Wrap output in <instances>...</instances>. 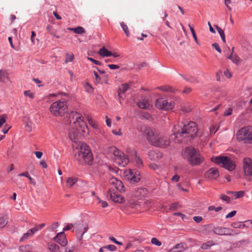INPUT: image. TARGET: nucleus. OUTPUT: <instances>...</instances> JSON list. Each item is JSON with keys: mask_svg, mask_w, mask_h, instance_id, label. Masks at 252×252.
Returning a JSON list of instances; mask_svg holds the SVG:
<instances>
[{"mask_svg": "<svg viewBox=\"0 0 252 252\" xmlns=\"http://www.w3.org/2000/svg\"><path fill=\"white\" fill-rule=\"evenodd\" d=\"M137 129L143 132L147 137V140L153 145L159 147L165 148L170 145L169 139L158 132L153 130L150 127L146 126H139Z\"/></svg>", "mask_w": 252, "mask_h": 252, "instance_id": "nucleus-1", "label": "nucleus"}, {"mask_svg": "<svg viewBox=\"0 0 252 252\" xmlns=\"http://www.w3.org/2000/svg\"><path fill=\"white\" fill-rule=\"evenodd\" d=\"M74 158L81 165H92L93 162V154L89 146L83 143H79L74 151Z\"/></svg>", "mask_w": 252, "mask_h": 252, "instance_id": "nucleus-2", "label": "nucleus"}, {"mask_svg": "<svg viewBox=\"0 0 252 252\" xmlns=\"http://www.w3.org/2000/svg\"><path fill=\"white\" fill-rule=\"evenodd\" d=\"M182 157L192 166L199 165L204 160L203 158L200 155L199 151L192 147L184 149L182 151Z\"/></svg>", "mask_w": 252, "mask_h": 252, "instance_id": "nucleus-3", "label": "nucleus"}, {"mask_svg": "<svg viewBox=\"0 0 252 252\" xmlns=\"http://www.w3.org/2000/svg\"><path fill=\"white\" fill-rule=\"evenodd\" d=\"M197 132V128L196 123L190 121L187 125H184L181 130H179L175 134L177 138H187L188 141L192 139L196 135Z\"/></svg>", "mask_w": 252, "mask_h": 252, "instance_id": "nucleus-4", "label": "nucleus"}, {"mask_svg": "<svg viewBox=\"0 0 252 252\" xmlns=\"http://www.w3.org/2000/svg\"><path fill=\"white\" fill-rule=\"evenodd\" d=\"M211 161L229 171L234 170L236 166L235 162L231 158L225 156L212 157Z\"/></svg>", "mask_w": 252, "mask_h": 252, "instance_id": "nucleus-5", "label": "nucleus"}, {"mask_svg": "<svg viewBox=\"0 0 252 252\" xmlns=\"http://www.w3.org/2000/svg\"><path fill=\"white\" fill-rule=\"evenodd\" d=\"M66 116L68 117L70 123L74 124H78L81 131L83 133L86 132V129L88 128V126L84 121L83 117L78 114L77 111H70V113H66Z\"/></svg>", "mask_w": 252, "mask_h": 252, "instance_id": "nucleus-6", "label": "nucleus"}, {"mask_svg": "<svg viewBox=\"0 0 252 252\" xmlns=\"http://www.w3.org/2000/svg\"><path fill=\"white\" fill-rule=\"evenodd\" d=\"M237 139L245 143H252V126L242 128L238 132Z\"/></svg>", "mask_w": 252, "mask_h": 252, "instance_id": "nucleus-7", "label": "nucleus"}, {"mask_svg": "<svg viewBox=\"0 0 252 252\" xmlns=\"http://www.w3.org/2000/svg\"><path fill=\"white\" fill-rule=\"evenodd\" d=\"M114 159L115 162L119 166L124 167L129 162L128 158H126L123 153L116 148H113Z\"/></svg>", "mask_w": 252, "mask_h": 252, "instance_id": "nucleus-8", "label": "nucleus"}, {"mask_svg": "<svg viewBox=\"0 0 252 252\" xmlns=\"http://www.w3.org/2000/svg\"><path fill=\"white\" fill-rule=\"evenodd\" d=\"M242 163L245 176L246 178H252V159L245 158L243 159Z\"/></svg>", "mask_w": 252, "mask_h": 252, "instance_id": "nucleus-9", "label": "nucleus"}, {"mask_svg": "<svg viewBox=\"0 0 252 252\" xmlns=\"http://www.w3.org/2000/svg\"><path fill=\"white\" fill-rule=\"evenodd\" d=\"M156 107L158 109H165L166 110L172 109L175 103L174 102H167L166 100L163 99L162 98H158L155 102Z\"/></svg>", "mask_w": 252, "mask_h": 252, "instance_id": "nucleus-10", "label": "nucleus"}, {"mask_svg": "<svg viewBox=\"0 0 252 252\" xmlns=\"http://www.w3.org/2000/svg\"><path fill=\"white\" fill-rule=\"evenodd\" d=\"M107 196L115 203H123L125 201V198L121 194L115 192L113 189H110L107 192Z\"/></svg>", "mask_w": 252, "mask_h": 252, "instance_id": "nucleus-11", "label": "nucleus"}, {"mask_svg": "<svg viewBox=\"0 0 252 252\" xmlns=\"http://www.w3.org/2000/svg\"><path fill=\"white\" fill-rule=\"evenodd\" d=\"M125 173L126 177L132 184L137 183L140 180V174L136 173L134 170H128Z\"/></svg>", "mask_w": 252, "mask_h": 252, "instance_id": "nucleus-12", "label": "nucleus"}, {"mask_svg": "<svg viewBox=\"0 0 252 252\" xmlns=\"http://www.w3.org/2000/svg\"><path fill=\"white\" fill-rule=\"evenodd\" d=\"M67 108L66 101L64 99L54 102L50 107L51 110H64Z\"/></svg>", "mask_w": 252, "mask_h": 252, "instance_id": "nucleus-13", "label": "nucleus"}, {"mask_svg": "<svg viewBox=\"0 0 252 252\" xmlns=\"http://www.w3.org/2000/svg\"><path fill=\"white\" fill-rule=\"evenodd\" d=\"M218 169L216 167H213L208 169L204 174V177L209 180H216L219 177Z\"/></svg>", "mask_w": 252, "mask_h": 252, "instance_id": "nucleus-14", "label": "nucleus"}, {"mask_svg": "<svg viewBox=\"0 0 252 252\" xmlns=\"http://www.w3.org/2000/svg\"><path fill=\"white\" fill-rule=\"evenodd\" d=\"M75 226V232L77 235L81 234L79 238V240H81L83 238V236L88 229V225L83 223H80L74 225Z\"/></svg>", "mask_w": 252, "mask_h": 252, "instance_id": "nucleus-15", "label": "nucleus"}, {"mask_svg": "<svg viewBox=\"0 0 252 252\" xmlns=\"http://www.w3.org/2000/svg\"><path fill=\"white\" fill-rule=\"evenodd\" d=\"M109 183L110 185L114 186L115 188L120 192H124L125 191L123 182L116 178L113 177L110 179Z\"/></svg>", "mask_w": 252, "mask_h": 252, "instance_id": "nucleus-16", "label": "nucleus"}, {"mask_svg": "<svg viewBox=\"0 0 252 252\" xmlns=\"http://www.w3.org/2000/svg\"><path fill=\"white\" fill-rule=\"evenodd\" d=\"M54 240L63 247H65L67 244V241L63 232L58 233L54 238Z\"/></svg>", "mask_w": 252, "mask_h": 252, "instance_id": "nucleus-17", "label": "nucleus"}, {"mask_svg": "<svg viewBox=\"0 0 252 252\" xmlns=\"http://www.w3.org/2000/svg\"><path fill=\"white\" fill-rule=\"evenodd\" d=\"M137 105L140 109H142L150 110L153 107L150 100L146 98L142 99L138 103Z\"/></svg>", "mask_w": 252, "mask_h": 252, "instance_id": "nucleus-18", "label": "nucleus"}, {"mask_svg": "<svg viewBox=\"0 0 252 252\" xmlns=\"http://www.w3.org/2000/svg\"><path fill=\"white\" fill-rule=\"evenodd\" d=\"M213 231L214 233L219 235H231V233L229 232V229L222 227H214Z\"/></svg>", "mask_w": 252, "mask_h": 252, "instance_id": "nucleus-19", "label": "nucleus"}, {"mask_svg": "<svg viewBox=\"0 0 252 252\" xmlns=\"http://www.w3.org/2000/svg\"><path fill=\"white\" fill-rule=\"evenodd\" d=\"M0 83H2L5 85L9 84L10 83L8 73L3 70H0Z\"/></svg>", "mask_w": 252, "mask_h": 252, "instance_id": "nucleus-20", "label": "nucleus"}, {"mask_svg": "<svg viewBox=\"0 0 252 252\" xmlns=\"http://www.w3.org/2000/svg\"><path fill=\"white\" fill-rule=\"evenodd\" d=\"M79 131L81 130V128H72L69 130L68 137L73 142H76V140L78 139V137L79 134Z\"/></svg>", "mask_w": 252, "mask_h": 252, "instance_id": "nucleus-21", "label": "nucleus"}, {"mask_svg": "<svg viewBox=\"0 0 252 252\" xmlns=\"http://www.w3.org/2000/svg\"><path fill=\"white\" fill-rule=\"evenodd\" d=\"M148 156L151 160H158L162 157V154L160 152L150 151L148 153Z\"/></svg>", "mask_w": 252, "mask_h": 252, "instance_id": "nucleus-22", "label": "nucleus"}, {"mask_svg": "<svg viewBox=\"0 0 252 252\" xmlns=\"http://www.w3.org/2000/svg\"><path fill=\"white\" fill-rule=\"evenodd\" d=\"M185 249V245L183 243L177 244L175 247L168 251V252H181Z\"/></svg>", "mask_w": 252, "mask_h": 252, "instance_id": "nucleus-23", "label": "nucleus"}, {"mask_svg": "<svg viewBox=\"0 0 252 252\" xmlns=\"http://www.w3.org/2000/svg\"><path fill=\"white\" fill-rule=\"evenodd\" d=\"M129 85L124 84L121 85L118 91V95L120 98H123V94H124L128 89Z\"/></svg>", "mask_w": 252, "mask_h": 252, "instance_id": "nucleus-24", "label": "nucleus"}, {"mask_svg": "<svg viewBox=\"0 0 252 252\" xmlns=\"http://www.w3.org/2000/svg\"><path fill=\"white\" fill-rule=\"evenodd\" d=\"M23 121L26 125V130L28 132H31L32 130V123L28 117L25 116L23 117Z\"/></svg>", "mask_w": 252, "mask_h": 252, "instance_id": "nucleus-25", "label": "nucleus"}, {"mask_svg": "<svg viewBox=\"0 0 252 252\" xmlns=\"http://www.w3.org/2000/svg\"><path fill=\"white\" fill-rule=\"evenodd\" d=\"M87 120L89 124L93 128L97 129L99 130L100 132H101V128L99 127L97 123L94 120H93L91 117L87 116Z\"/></svg>", "mask_w": 252, "mask_h": 252, "instance_id": "nucleus-26", "label": "nucleus"}, {"mask_svg": "<svg viewBox=\"0 0 252 252\" xmlns=\"http://www.w3.org/2000/svg\"><path fill=\"white\" fill-rule=\"evenodd\" d=\"M7 219V214L2 215L0 217V228H2L6 226L8 222Z\"/></svg>", "mask_w": 252, "mask_h": 252, "instance_id": "nucleus-27", "label": "nucleus"}, {"mask_svg": "<svg viewBox=\"0 0 252 252\" xmlns=\"http://www.w3.org/2000/svg\"><path fill=\"white\" fill-rule=\"evenodd\" d=\"M98 54L100 56L102 57H109L112 56V53L111 52L109 51L107 49L103 47L101 48L99 51Z\"/></svg>", "mask_w": 252, "mask_h": 252, "instance_id": "nucleus-28", "label": "nucleus"}, {"mask_svg": "<svg viewBox=\"0 0 252 252\" xmlns=\"http://www.w3.org/2000/svg\"><path fill=\"white\" fill-rule=\"evenodd\" d=\"M37 230L38 229L36 227L29 229L27 233L24 234L23 237L21 239V241H22L24 239L27 238L30 236L32 235L34 232Z\"/></svg>", "mask_w": 252, "mask_h": 252, "instance_id": "nucleus-29", "label": "nucleus"}, {"mask_svg": "<svg viewBox=\"0 0 252 252\" xmlns=\"http://www.w3.org/2000/svg\"><path fill=\"white\" fill-rule=\"evenodd\" d=\"M138 116L143 119L150 120L152 116L147 111H139Z\"/></svg>", "mask_w": 252, "mask_h": 252, "instance_id": "nucleus-30", "label": "nucleus"}, {"mask_svg": "<svg viewBox=\"0 0 252 252\" xmlns=\"http://www.w3.org/2000/svg\"><path fill=\"white\" fill-rule=\"evenodd\" d=\"M48 249L51 252H61L60 247L55 243L49 244Z\"/></svg>", "mask_w": 252, "mask_h": 252, "instance_id": "nucleus-31", "label": "nucleus"}, {"mask_svg": "<svg viewBox=\"0 0 252 252\" xmlns=\"http://www.w3.org/2000/svg\"><path fill=\"white\" fill-rule=\"evenodd\" d=\"M214 245H215V243H214L213 241H209L206 243H203L201 245V248L202 250H208L212 246Z\"/></svg>", "mask_w": 252, "mask_h": 252, "instance_id": "nucleus-32", "label": "nucleus"}, {"mask_svg": "<svg viewBox=\"0 0 252 252\" xmlns=\"http://www.w3.org/2000/svg\"><path fill=\"white\" fill-rule=\"evenodd\" d=\"M68 29L78 34H81L85 32V30L82 27H78L75 28H69Z\"/></svg>", "mask_w": 252, "mask_h": 252, "instance_id": "nucleus-33", "label": "nucleus"}, {"mask_svg": "<svg viewBox=\"0 0 252 252\" xmlns=\"http://www.w3.org/2000/svg\"><path fill=\"white\" fill-rule=\"evenodd\" d=\"M77 182L76 178H73L72 177H68L66 181V185L68 187L73 186Z\"/></svg>", "mask_w": 252, "mask_h": 252, "instance_id": "nucleus-34", "label": "nucleus"}, {"mask_svg": "<svg viewBox=\"0 0 252 252\" xmlns=\"http://www.w3.org/2000/svg\"><path fill=\"white\" fill-rule=\"evenodd\" d=\"M216 29L218 31V32L220 34L223 42L225 43V36L224 31L218 26H216Z\"/></svg>", "mask_w": 252, "mask_h": 252, "instance_id": "nucleus-35", "label": "nucleus"}, {"mask_svg": "<svg viewBox=\"0 0 252 252\" xmlns=\"http://www.w3.org/2000/svg\"><path fill=\"white\" fill-rule=\"evenodd\" d=\"M134 155L135 156V161L138 167H142L143 166V162L142 159L137 156V153L135 151L134 152Z\"/></svg>", "mask_w": 252, "mask_h": 252, "instance_id": "nucleus-36", "label": "nucleus"}, {"mask_svg": "<svg viewBox=\"0 0 252 252\" xmlns=\"http://www.w3.org/2000/svg\"><path fill=\"white\" fill-rule=\"evenodd\" d=\"M245 194V192L244 191H235L234 192V199H237L239 198H241L244 196Z\"/></svg>", "mask_w": 252, "mask_h": 252, "instance_id": "nucleus-37", "label": "nucleus"}, {"mask_svg": "<svg viewBox=\"0 0 252 252\" xmlns=\"http://www.w3.org/2000/svg\"><path fill=\"white\" fill-rule=\"evenodd\" d=\"M121 26L124 30V32H125L126 35L127 36H129V32L128 31V29L126 24H125L124 22L121 23Z\"/></svg>", "mask_w": 252, "mask_h": 252, "instance_id": "nucleus-38", "label": "nucleus"}, {"mask_svg": "<svg viewBox=\"0 0 252 252\" xmlns=\"http://www.w3.org/2000/svg\"><path fill=\"white\" fill-rule=\"evenodd\" d=\"M188 26L189 28L190 31L192 33V35L193 36V37L194 40L195 41L196 43L197 44H199L198 39H197V38L196 35L195 34V31H194V29L189 24Z\"/></svg>", "mask_w": 252, "mask_h": 252, "instance_id": "nucleus-39", "label": "nucleus"}, {"mask_svg": "<svg viewBox=\"0 0 252 252\" xmlns=\"http://www.w3.org/2000/svg\"><path fill=\"white\" fill-rule=\"evenodd\" d=\"M246 225V224H242L241 222H235L231 224V226L235 228H243Z\"/></svg>", "mask_w": 252, "mask_h": 252, "instance_id": "nucleus-40", "label": "nucleus"}, {"mask_svg": "<svg viewBox=\"0 0 252 252\" xmlns=\"http://www.w3.org/2000/svg\"><path fill=\"white\" fill-rule=\"evenodd\" d=\"M151 243L157 246H160L161 245V242L156 238H152Z\"/></svg>", "mask_w": 252, "mask_h": 252, "instance_id": "nucleus-41", "label": "nucleus"}, {"mask_svg": "<svg viewBox=\"0 0 252 252\" xmlns=\"http://www.w3.org/2000/svg\"><path fill=\"white\" fill-rule=\"evenodd\" d=\"M7 117L5 115L0 116V128L6 122Z\"/></svg>", "mask_w": 252, "mask_h": 252, "instance_id": "nucleus-42", "label": "nucleus"}, {"mask_svg": "<svg viewBox=\"0 0 252 252\" xmlns=\"http://www.w3.org/2000/svg\"><path fill=\"white\" fill-rule=\"evenodd\" d=\"M74 59V55L73 54L69 55L68 53L66 54L65 63L68 62H72Z\"/></svg>", "mask_w": 252, "mask_h": 252, "instance_id": "nucleus-43", "label": "nucleus"}, {"mask_svg": "<svg viewBox=\"0 0 252 252\" xmlns=\"http://www.w3.org/2000/svg\"><path fill=\"white\" fill-rule=\"evenodd\" d=\"M55 116H64L66 114L64 111H51Z\"/></svg>", "mask_w": 252, "mask_h": 252, "instance_id": "nucleus-44", "label": "nucleus"}, {"mask_svg": "<svg viewBox=\"0 0 252 252\" xmlns=\"http://www.w3.org/2000/svg\"><path fill=\"white\" fill-rule=\"evenodd\" d=\"M220 198L221 200L226 202L227 203H229L230 202V198L229 196L225 195L224 194H221L220 196Z\"/></svg>", "mask_w": 252, "mask_h": 252, "instance_id": "nucleus-45", "label": "nucleus"}, {"mask_svg": "<svg viewBox=\"0 0 252 252\" xmlns=\"http://www.w3.org/2000/svg\"><path fill=\"white\" fill-rule=\"evenodd\" d=\"M231 61L234 63H235L236 64H238L241 61V59L237 55H234Z\"/></svg>", "mask_w": 252, "mask_h": 252, "instance_id": "nucleus-46", "label": "nucleus"}, {"mask_svg": "<svg viewBox=\"0 0 252 252\" xmlns=\"http://www.w3.org/2000/svg\"><path fill=\"white\" fill-rule=\"evenodd\" d=\"M94 75L95 76V81H94L95 84H97L99 83L100 82L101 79H100L99 75L95 71L94 72Z\"/></svg>", "mask_w": 252, "mask_h": 252, "instance_id": "nucleus-47", "label": "nucleus"}, {"mask_svg": "<svg viewBox=\"0 0 252 252\" xmlns=\"http://www.w3.org/2000/svg\"><path fill=\"white\" fill-rule=\"evenodd\" d=\"M105 249H108L111 251H115L116 250L117 248L115 245H109L104 247Z\"/></svg>", "mask_w": 252, "mask_h": 252, "instance_id": "nucleus-48", "label": "nucleus"}, {"mask_svg": "<svg viewBox=\"0 0 252 252\" xmlns=\"http://www.w3.org/2000/svg\"><path fill=\"white\" fill-rule=\"evenodd\" d=\"M97 199L98 200V203L99 204H101V207L102 208H104L108 206V205L106 201L102 200L100 199H99V198H97Z\"/></svg>", "mask_w": 252, "mask_h": 252, "instance_id": "nucleus-49", "label": "nucleus"}, {"mask_svg": "<svg viewBox=\"0 0 252 252\" xmlns=\"http://www.w3.org/2000/svg\"><path fill=\"white\" fill-rule=\"evenodd\" d=\"M193 220L196 222L199 223L203 220V218L201 216H195L193 218Z\"/></svg>", "mask_w": 252, "mask_h": 252, "instance_id": "nucleus-50", "label": "nucleus"}, {"mask_svg": "<svg viewBox=\"0 0 252 252\" xmlns=\"http://www.w3.org/2000/svg\"><path fill=\"white\" fill-rule=\"evenodd\" d=\"M216 128V126H212L210 128V134H215L217 131L218 130V128H219V127H217V128L215 130Z\"/></svg>", "mask_w": 252, "mask_h": 252, "instance_id": "nucleus-51", "label": "nucleus"}, {"mask_svg": "<svg viewBox=\"0 0 252 252\" xmlns=\"http://www.w3.org/2000/svg\"><path fill=\"white\" fill-rule=\"evenodd\" d=\"M212 46L214 47L217 51H218L219 53L221 52V50L219 46V45L217 43H215L212 44Z\"/></svg>", "mask_w": 252, "mask_h": 252, "instance_id": "nucleus-52", "label": "nucleus"}, {"mask_svg": "<svg viewBox=\"0 0 252 252\" xmlns=\"http://www.w3.org/2000/svg\"><path fill=\"white\" fill-rule=\"evenodd\" d=\"M157 89L165 92L169 91V87L166 86L158 87H157Z\"/></svg>", "mask_w": 252, "mask_h": 252, "instance_id": "nucleus-53", "label": "nucleus"}, {"mask_svg": "<svg viewBox=\"0 0 252 252\" xmlns=\"http://www.w3.org/2000/svg\"><path fill=\"white\" fill-rule=\"evenodd\" d=\"M236 214V211H232L226 216V218H230L234 216Z\"/></svg>", "mask_w": 252, "mask_h": 252, "instance_id": "nucleus-54", "label": "nucleus"}, {"mask_svg": "<svg viewBox=\"0 0 252 252\" xmlns=\"http://www.w3.org/2000/svg\"><path fill=\"white\" fill-rule=\"evenodd\" d=\"M76 223L73 224H68L65 227H64L63 229V231H66L70 230L71 228L74 226V225H75Z\"/></svg>", "mask_w": 252, "mask_h": 252, "instance_id": "nucleus-55", "label": "nucleus"}, {"mask_svg": "<svg viewBox=\"0 0 252 252\" xmlns=\"http://www.w3.org/2000/svg\"><path fill=\"white\" fill-rule=\"evenodd\" d=\"M85 87V89H86V90L87 91V92H88L89 93H90L93 89L92 86L88 83H87L86 84Z\"/></svg>", "mask_w": 252, "mask_h": 252, "instance_id": "nucleus-56", "label": "nucleus"}, {"mask_svg": "<svg viewBox=\"0 0 252 252\" xmlns=\"http://www.w3.org/2000/svg\"><path fill=\"white\" fill-rule=\"evenodd\" d=\"M24 94L25 95H27L29 96L30 98H33V94L30 91H27L24 92Z\"/></svg>", "mask_w": 252, "mask_h": 252, "instance_id": "nucleus-57", "label": "nucleus"}, {"mask_svg": "<svg viewBox=\"0 0 252 252\" xmlns=\"http://www.w3.org/2000/svg\"><path fill=\"white\" fill-rule=\"evenodd\" d=\"M108 66L110 68V69L112 70L116 69L119 68V66L113 64H108Z\"/></svg>", "mask_w": 252, "mask_h": 252, "instance_id": "nucleus-58", "label": "nucleus"}, {"mask_svg": "<svg viewBox=\"0 0 252 252\" xmlns=\"http://www.w3.org/2000/svg\"><path fill=\"white\" fill-rule=\"evenodd\" d=\"M224 74L226 77L228 78H230L232 77V74L228 70H226V71H225L224 72Z\"/></svg>", "mask_w": 252, "mask_h": 252, "instance_id": "nucleus-59", "label": "nucleus"}, {"mask_svg": "<svg viewBox=\"0 0 252 252\" xmlns=\"http://www.w3.org/2000/svg\"><path fill=\"white\" fill-rule=\"evenodd\" d=\"M88 60L92 62L93 63H94L96 64H97V65H100V63L98 61H96L92 58H90V57H88Z\"/></svg>", "mask_w": 252, "mask_h": 252, "instance_id": "nucleus-60", "label": "nucleus"}, {"mask_svg": "<svg viewBox=\"0 0 252 252\" xmlns=\"http://www.w3.org/2000/svg\"><path fill=\"white\" fill-rule=\"evenodd\" d=\"M10 128V126H8L5 125L4 127L3 128L2 131L4 134H5L8 132V131Z\"/></svg>", "mask_w": 252, "mask_h": 252, "instance_id": "nucleus-61", "label": "nucleus"}, {"mask_svg": "<svg viewBox=\"0 0 252 252\" xmlns=\"http://www.w3.org/2000/svg\"><path fill=\"white\" fill-rule=\"evenodd\" d=\"M110 240L118 245H122V243L117 241L113 237H110Z\"/></svg>", "mask_w": 252, "mask_h": 252, "instance_id": "nucleus-62", "label": "nucleus"}, {"mask_svg": "<svg viewBox=\"0 0 252 252\" xmlns=\"http://www.w3.org/2000/svg\"><path fill=\"white\" fill-rule=\"evenodd\" d=\"M149 166L151 169H153L154 170H156V169H158V166L155 163H151V164H149Z\"/></svg>", "mask_w": 252, "mask_h": 252, "instance_id": "nucleus-63", "label": "nucleus"}, {"mask_svg": "<svg viewBox=\"0 0 252 252\" xmlns=\"http://www.w3.org/2000/svg\"><path fill=\"white\" fill-rule=\"evenodd\" d=\"M179 179H180V177H179V176H178V175H174V176L172 178L171 180H172V181L177 182H178V181H179Z\"/></svg>", "mask_w": 252, "mask_h": 252, "instance_id": "nucleus-64", "label": "nucleus"}]
</instances>
